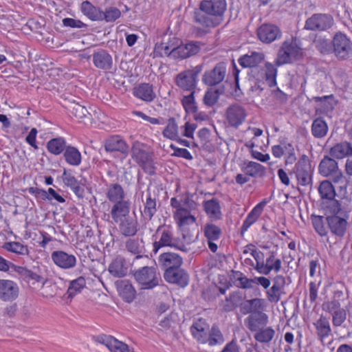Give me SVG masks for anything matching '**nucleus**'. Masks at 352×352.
<instances>
[{"label": "nucleus", "instance_id": "nucleus-1", "mask_svg": "<svg viewBox=\"0 0 352 352\" xmlns=\"http://www.w3.org/2000/svg\"><path fill=\"white\" fill-rule=\"evenodd\" d=\"M226 0H202L192 16L193 22L204 28H214L224 20Z\"/></svg>", "mask_w": 352, "mask_h": 352}, {"label": "nucleus", "instance_id": "nucleus-2", "mask_svg": "<svg viewBox=\"0 0 352 352\" xmlns=\"http://www.w3.org/2000/svg\"><path fill=\"white\" fill-rule=\"evenodd\" d=\"M310 219L315 232L321 237L328 236L329 229L332 235L342 239L346 234L349 226L347 218L335 214L326 217L313 214Z\"/></svg>", "mask_w": 352, "mask_h": 352}, {"label": "nucleus", "instance_id": "nucleus-3", "mask_svg": "<svg viewBox=\"0 0 352 352\" xmlns=\"http://www.w3.org/2000/svg\"><path fill=\"white\" fill-rule=\"evenodd\" d=\"M179 41L173 37L168 41L157 43L155 52L161 57L167 56L173 59H184L197 54L200 51L198 42L191 41L186 44L178 43Z\"/></svg>", "mask_w": 352, "mask_h": 352}, {"label": "nucleus", "instance_id": "nucleus-4", "mask_svg": "<svg viewBox=\"0 0 352 352\" xmlns=\"http://www.w3.org/2000/svg\"><path fill=\"white\" fill-rule=\"evenodd\" d=\"M159 240L153 243V252L156 254L163 247H170L183 252L188 249L182 241L175 236L174 230L168 226H160L157 230Z\"/></svg>", "mask_w": 352, "mask_h": 352}, {"label": "nucleus", "instance_id": "nucleus-5", "mask_svg": "<svg viewBox=\"0 0 352 352\" xmlns=\"http://www.w3.org/2000/svg\"><path fill=\"white\" fill-rule=\"evenodd\" d=\"M133 276L141 289H151L157 286L161 280L160 274L155 266H144L135 270Z\"/></svg>", "mask_w": 352, "mask_h": 352}, {"label": "nucleus", "instance_id": "nucleus-6", "mask_svg": "<svg viewBox=\"0 0 352 352\" xmlns=\"http://www.w3.org/2000/svg\"><path fill=\"white\" fill-rule=\"evenodd\" d=\"M301 47L298 45L296 39L285 41L280 47L276 64L278 66L292 63L302 56Z\"/></svg>", "mask_w": 352, "mask_h": 352}, {"label": "nucleus", "instance_id": "nucleus-7", "mask_svg": "<svg viewBox=\"0 0 352 352\" xmlns=\"http://www.w3.org/2000/svg\"><path fill=\"white\" fill-rule=\"evenodd\" d=\"M131 157L143 170L148 174H155V166L153 159V153L144 149V145L135 142L131 147Z\"/></svg>", "mask_w": 352, "mask_h": 352}, {"label": "nucleus", "instance_id": "nucleus-8", "mask_svg": "<svg viewBox=\"0 0 352 352\" xmlns=\"http://www.w3.org/2000/svg\"><path fill=\"white\" fill-rule=\"evenodd\" d=\"M318 171L323 177L331 178L334 183H339L343 178L338 162L331 155L322 158L318 166Z\"/></svg>", "mask_w": 352, "mask_h": 352}, {"label": "nucleus", "instance_id": "nucleus-9", "mask_svg": "<svg viewBox=\"0 0 352 352\" xmlns=\"http://www.w3.org/2000/svg\"><path fill=\"white\" fill-rule=\"evenodd\" d=\"M333 53L339 60H346L352 54V42L341 32L333 37Z\"/></svg>", "mask_w": 352, "mask_h": 352}, {"label": "nucleus", "instance_id": "nucleus-10", "mask_svg": "<svg viewBox=\"0 0 352 352\" xmlns=\"http://www.w3.org/2000/svg\"><path fill=\"white\" fill-rule=\"evenodd\" d=\"M296 179L298 184L302 186L311 185V167L309 160L306 155H302L294 168Z\"/></svg>", "mask_w": 352, "mask_h": 352}, {"label": "nucleus", "instance_id": "nucleus-11", "mask_svg": "<svg viewBox=\"0 0 352 352\" xmlns=\"http://www.w3.org/2000/svg\"><path fill=\"white\" fill-rule=\"evenodd\" d=\"M226 72V63L219 62L212 69L204 72L202 76V81L208 86H216L223 81Z\"/></svg>", "mask_w": 352, "mask_h": 352}, {"label": "nucleus", "instance_id": "nucleus-12", "mask_svg": "<svg viewBox=\"0 0 352 352\" xmlns=\"http://www.w3.org/2000/svg\"><path fill=\"white\" fill-rule=\"evenodd\" d=\"M333 17L327 14H314L306 20L305 28L312 31H324L332 27Z\"/></svg>", "mask_w": 352, "mask_h": 352}, {"label": "nucleus", "instance_id": "nucleus-13", "mask_svg": "<svg viewBox=\"0 0 352 352\" xmlns=\"http://www.w3.org/2000/svg\"><path fill=\"white\" fill-rule=\"evenodd\" d=\"M200 69H188L178 74L175 77L176 85L184 91H195L197 75Z\"/></svg>", "mask_w": 352, "mask_h": 352}, {"label": "nucleus", "instance_id": "nucleus-14", "mask_svg": "<svg viewBox=\"0 0 352 352\" xmlns=\"http://www.w3.org/2000/svg\"><path fill=\"white\" fill-rule=\"evenodd\" d=\"M63 98H64L63 107L67 109L72 116L81 121L87 118L89 114L87 109L85 106L80 104L75 100V96L72 95L67 96V94H64Z\"/></svg>", "mask_w": 352, "mask_h": 352}, {"label": "nucleus", "instance_id": "nucleus-15", "mask_svg": "<svg viewBox=\"0 0 352 352\" xmlns=\"http://www.w3.org/2000/svg\"><path fill=\"white\" fill-rule=\"evenodd\" d=\"M19 295V287L12 280L0 279V300L12 302L17 299Z\"/></svg>", "mask_w": 352, "mask_h": 352}, {"label": "nucleus", "instance_id": "nucleus-16", "mask_svg": "<svg viewBox=\"0 0 352 352\" xmlns=\"http://www.w3.org/2000/svg\"><path fill=\"white\" fill-rule=\"evenodd\" d=\"M257 36L262 43L269 44L280 39L282 32L278 26L271 23H264L257 29Z\"/></svg>", "mask_w": 352, "mask_h": 352}, {"label": "nucleus", "instance_id": "nucleus-17", "mask_svg": "<svg viewBox=\"0 0 352 352\" xmlns=\"http://www.w3.org/2000/svg\"><path fill=\"white\" fill-rule=\"evenodd\" d=\"M94 340L104 344L111 352H130L129 346L113 336L99 335L94 336Z\"/></svg>", "mask_w": 352, "mask_h": 352}, {"label": "nucleus", "instance_id": "nucleus-18", "mask_svg": "<svg viewBox=\"0 0 352 352\" xmlns=\"http://www.w3.org/2000/svg\"><path fill=\"white\" fill-rule=\"evenodd\" d=\"M51 258L54 264L63 270L73 269L77 263L76 257L74 254L63 250L54 251Z\"/></svg>", "mask_w": 352, "mask_h": 352}, {"label": "nucleus", "instance_id": "nucleus-19", "mask_svg": "<svg viewBox=\"0 0 352 352\" xmlns=\"http://www.w3.org/2000/svg\"><path fill=\"white\" fill-rule=\"evenodd\" d=\"M264 57L261 52H252L240 57L238 61L243 67L251 68V75L254 77V74L259 69V65L263 62Z\"/></svg>", "mask_w": 352, "mask_h": 352}, {"label": "nucleus", "instance_id": "nucleus-20", "mask_svg": "<svg viewBox=\"0 0 352 352\" xmlns=\"http://www.w3.org/2000/svg\"><path fill=\"white\" fill-rule=\"evenodd\" d=\"M202 230L204 236L206 238L210 250L214 253L216 252L218 246L215 241L220 239L222 234L221 229L212 223H207L202 228Z\"/></svg>", "mask_w": 352, "mask_h": 352}, {"label": "nucleus", "instance_id": "nucleus-21", "mask_svg": "<svg viewBox=\"0 0 352 352\" xmlns=\"http://www.w3.org/2000/svg\"><path fill=\"white\" fill-rule=\"evenodd\" d=\"M245 109L237 104L230 105L226 110L228 122L232 127L237 128L245 121Z\"/></svg>", "mask_w": 352, "mask_h": 352}, {"label": "nucleus", "instance_id": "nucleus-22", "mask_svg": "<svg viewBox=\"0 0 352 352\" xmlns=\"http://www.w3.org/2000/svg\"><path fill=\"white\" fill-rule=\"evenodd\" d=\"M277 69L271 63H266L264 68L259 69L254 78L258 81H265L270 87L276 85Z\"/></svg>", "mask_w": 352, "mask_h": 352}, {"label": "nucleus", "instance_id": "nucleus-23", "mask_svg": "<svg viewBox=\"0 0 352 352\" xmlns=\"http://www.w3.org/2000/svg\"><path fill=\"white\" fill-rule=\"evenodd\" d=\"M94 65L101 70L109 71L113 66L111 55L105 50H98L92 54Z\"/></svg>", "mask_w": 352, "mask_h": 352}, {"label": "nucleus", "instance_id": "nucleus-24", "mask_svg": "<svg viewBox=\"0 0 352 352\" xmlns=\"http://www.w3.org/2000/svg\"><path fill=\"white\" fill-rule=\"evenodd\" d=\"M182 263V258L175 252H164L161 254L158 258L159 265L164 272L175 267H179Z\"/></svg>", "mask_w": 352, "mask_h": 352}, {"label": "nucleus", "instance_id": "nucleus-25", "mask_svg": "<svg viewBox=\"0 0 352 352\" xmlns=\"http://www.w3.org/2000/svg\"><path fill=\"white\" fill-rule=\"evenodd\" d=\"M210 326L206 320L199 318L190 327L192 336L201 344H206Z\"/></svg>", "mask_w": 352, "mask_h": 352}, {"label": "nucleus", "instance_id": "nucleus-26", "mask_svg": "<svg viewBox=\"0 0 352 352\" xmlns=\"http://www.w3.org/2000/svg\"><path fill=\"white\" fill-rule=\"evenodd\" d=\"M268 316L263 311L250 314L244 320L245 325L250 331H256L266 326Z\"/></svg>", "mask_w": 352, "mask_h": 352}, {"label": "nucleus", "instance_id": "nucleus-27", "mask_svg": "<svg viewBox=\"0 0 352 352\" xmlns=\"http://www.w3.org/2000/svg\"><path fill=\"white\" fill-rule=\"evenodd\" d=\"M164 276L167 282L176 283L182 287L188 284V274L180 267L164 272Z\"/></svg>", "mask_w": 352, "mask_h": 352}, {"label": "nucleus", "instance_id": "nucleus-28", "mask_svg": "<svg viewBox=\"0 0 352 352\" xmlns=\"http://www.w3.org/2000/svg\"><path fill=\"white\" fill-rule=\"evenodd\" d=\"M282 266V261L276 257V253L274 251H270L266 254L264 264H262V268L259 274L268 275L271 272L278 273Z\"/></svg>", "mask_w": 352, "mask_h": 352}, {"label": "nucleus", "instance_id": "nucleus-29", "mask_svg": "<svg viewBox=\"0 0 352 352\" xmlns=\"http://www.w3.org/2000/svg\"><path fill=\"white\" fill-rule=\"evenodd\" d=\"M131 201L129 199L113 203L111 208L110 215L113 221L118 223L119 221L129 217Z\"/></svg>", "mask_w": 352, "mask_h": 352}, {"label": "nucleus", "instance_id": "nucleus-30", "mask_svg": "<svg viewBox=\"0 0 352 352\" xmlns=\"http://www.w3.org/2000/svg\"><path fill=\"white\" fill-rule=\"evenodd\" d=\"M104 148L107 152L118 151L124 155L129 153V146L126 142L119 135H113L104 142Z\"/></svg>", "mask_w": 352, "mask_h": 352}, {"label": "nucleus", "instance_id": "nucleus-31", "mask_svg": "<svg viewBox=\"0 0 352 352\" xmlns=\"http://www.w3.org/2000/svg\"><path fill=\"white\" fill-rule=\"evenodd\" d=\"M265 307V299L254 298L241 301L240 312L243 315L252 314L259 311H263Z\"/></svg>", "mask_w": 352, "mask_h": 352}, {"label": "nucleus", "instance_id": "nucleus-32", "mask_svg": "<svg viewBox=\"0 0 352 352\" xmlns=\"http://www.w3.org/2000/svg\"><path fill=\"white\" fill-rule=\"evenodd\" d=\"M329 155L336 160H342L352 156V144L342 141L333 145L329 149Z\"/></svg>", "mask_w": 352, "mask_h": 352}, {"label": "nucleus", "instance_id": "nucleus-33", "mask_svg": "<svg viewBox=\"0 0 352 352\" xmlns=\"http://www.w3.org/2000/svg\"><path fill=\"white\" fill-rule=\"evenodd\" d=\"M267 202L268 201L266 199H263L248 214L241 228V232L242 234L245 232H246L253 223H254L256 221V220L261 214L263 208L266 206Z\"/></svg>", "mask_w": 352, "mask_h": 352}, {"label": "nucleus", "instance_id": "nucleus-34", "mask_svg": "<svg viewBox=\"0 0 352 352\" xmlns=\"http://www.w3.org/2000/svg\"><path fill=\"white\" fill-rule=\"evenodd\" d=\"M116 285L119 294L126 302H131L134 300L136 291L129 280H117Z\"/></svg>", "mask_w": 352, "mask_h": 352}, {"label": "nucleus", "instance_id": "nucleus-35", "mask_svg": "<svg viewBox=\"0 0 352 352\" xmlns=\"http://www.w3.org/2000/svg\"><path fill=\"white\" fill-rule=\"evenodd\" d=\"M108 271L114 277H124L128 273V265L122 256H118L109 264Z\"/></svg>", "mask_w": 352, "mask_h": 352}, {"label": "nucleus", "instance_id": "nucleus-36", "mask_svg": "<svg viewBox=\"0 0 352 352\" xmlns=\"http://www.w3.org/2000/svg\"><path fill=\"white\" fill-rule=\"evenodd\" d=\"M18 272L25 278L28 279V282L32 281L33 285L36 283L41 284L43 287L47 282V279L39 268L32 270L25 267H19Z\"/></svg>", "mask_w": 352, "mask_h": 352}, {"label": "nucleus", "instance_id": "nucleus-37", "mask_svg": "<svg viewBox=\"0 0 352 352\" xmlns=\"http://www.w3.org/2000/svg\"><path fill=\"white\" fill-rule=\"evenodd\" d=\"M120 232L124 236H133L138 231V221L132 217H126L118 223Z\"/></svg>", "mask_w": 352, "mask_h": 352}, {"label": "nucleus", "instance_id": "nucleus-38", "mask_svg": "<svg viewBox=\"0 0 352 352\" xmlns=\"http://www.w3.org/2000/svg\"><path fill=\"white\" fill-rule=\"evenodd\" d=\"M106 196L108 200L113 204L128 199H126V193L123 188L118 183H112L107 186Z\"/></svg>", "mask_w": 352, "mask_h": 352}, {"label": "nucleus", "instance_id": "nucleus-39", "mask_svg": "<svg viewBox=\"0 0 352 352\" xmlns=\"http://www.w3.org/2000/svg\"><path fill=\"white\" fill-rule=\"evenodd\" d=\"M143 202V209L141 214L144 220L151 221L157 212V200L151 192H148Z\"/></svg>", "mask_w": 352, "mask_h": 352}, {"label": "nucleus", "instance_id": "nucleus-40", "mask_svg": "<svg viewBox=\"0 0 352 352\" xmlns=\"http://www.w3.org/2000/svg\"><path fill=\"white\" fill-rule=\"evenodd\" d=\"M174 218L179 229L190 228V226L194 225L196 221L195 216L192 215L187 209H180L179 211H175Z\"/></svg>", "mask_w": 352, "mask_h": 352}, {"label": "nucleus", "instance_id": "nucleus-41", "mask_svg": "<svg viewBox=\"0 0 352 352\" xmlns=\"http://www.w3.org/2000/svg\"><path fill=\"white\" fill-rule=\"evenodd\" d=\"M241 170L249 177H262L265 174V168L263 165L252 161L244 162L241 166Z\"/></svg>", "mask_w": 352, "mask_h": 352}, {"label": "nucleus", "instance_id": "nucleus-42", "mask_svg": "<svg viewBox=\"0 0 352 352\" xmlns=\"http://www.w3.org/2000/svg\"><path fill=\"white\" fill-rule=\"evenodd\" d=\"M133 94L135 97L146 101L151 102L155 98L153 86L148 83H142L133 89Z\"/></svg>", "mask_w": 352, "mask_h": 352}, {"label": "nucleus", "instance_id": "nucleus-43", "mask_svg": "<svg viewBox=\"0 0 352 352\" xmlns=\"http://www.w3.org/2000/svg\"><path fill=\"white\" fill-rule=\"evenodd\" d=\"M243 300V296L241 292L239 291L234 292L226 297L224 301L221 302L222 309L224 311H233L236 307L240 308L241 301Z\"/></svg>", "mask_w": 352, "mask_h": 352}, {"label": "nucleus", "instance_id": "nucleus-44", "mask_svg": "<svg viewBox=\"0 0 352 352\" xmlns=\"http://www.w3.org/2000/svg\"><path fill=\"white\" fill-rule=\"evenodd\" d=\"M316 330V334L320 340L329 337L331 333V329L328 318L321 315L314 323Z\"/></svg>", "mask_w": 352, "mask_h": 352}, {"label": "nucleus", "instance_id": "nucleus-45", "mask_svg": "<svg viewBox=\"0 0 352 352\" xmlns=\"http://www.w3.org/2000/svg\"><path fill=\"white\" fill-rule=\"evenodd\" d=\"M81 11L84 15L93 21H102V10L94 6L89 1H85L81 3Z\"/></svg>", "mask_w": 352, "mask_h": 352}, {"label": "nucleus", "instance_id": "nucleus-46", "mask_svg": "<svg viewBox=\"0 0 352 352\" xmlns=\"http://www.w3.org/2000/svg\"><path fill=\"white\" fill-rule=\"evenodd\" d=\"M204 207L206 214L210 219L218 220L221 218V206L218 199L213 198L204 201Z\"/></svg>", "mask_w": 352, "mask_h": 352}, {"label": "nucleus", "instance_id": "nucleus-47", "mask_svg": "<svg viewBox=\"0 0 352 352\" xmlns=\"http://www.w3.org/2000/svg\"><path fill=\"white\" fill-rule=\"evenodd\" d=\"M66 141L63 138L58 137L49 140L47 143V151L55 155H58L66 150Z\"/></svg>", "mask_w": 352, "mask_h": 352}, {"label": "nucleus", "instance_id": "nucleus-48", "mask_svg": "<svg viewBox=\"0 0 352 352\" xmlns=\"http://www.w3.org/2000/svg\"><path fill=\"white\" fill-rule=\"evenodd\" d=\"M64 157L67 163L72 166H78L81 163V154L74 146H67L64 152Z\"/></svg>", "mask_w": 352, "mask_h": 352}, {"label": "nucleus", "instance_id": "nucleus-49", "mask_svg": "<svg viewBox=\"0 0 352 352\" xmlns=\"http://www.w3.org/2000/svg\"><path fill=\"white\" fill-rule=\"evenodd\" d=\"M328 132V126L326 122L318 118L315 119L311 124V134L314 138H322L324 137Z\"/></svg>", "mask_w": 352, "mask_h": 352}, {"label": "nucleus", "instance_id": "nucleus-50", "mask_svg": "<svg viewBox=\"0 0 352 352\" xmlns=\"http://www.w3.org/2000/svg\"><path fill=\"white\" fill-rule=\"evenodd\" d=\"M125 248L126 250L132 254L136 255V258H143L148 261V256H143V248L140 244L138 239H129L126 241Z\"/></svg>", "mask_w": 352, "mask_h": 352}, {"label": "nucleus", "instance_id": "nucleus-51", "mask_svg": "<svg viewBox=\"0 0 352 352\" xmlns=\"http://www.w3.org/2000/svg\"><path fill=\"white\" fill-rule=\"evenodd\" d=\"M275 331L272 327H262L256 331L254 338L261 343H268L273 339Z\"/></svg>", "mask_w": 352, "mask_h": 352}, {"label": "nucleus", "instance_id": "nucleus-52", "mask_svg": "<svg viewBox=\"0 0 352 352\" xmlns=\"http://www.w3.org/2000/svg\"><path fill=\"white\" fill-rule=\"evenodd\" d=\"M318 192L322 199H333L336 196V191L331 182L328 180L322 181L318 188Z\"/></svg>", "mask_w": 352, "mask_h": 352}, {"label": "nucleus", "instance_id": "nucleus-53", "mask_svg": "<svg viewBox=\"0 0 352 352\" xmlns=\"http://www.w3.org/2000/svg\"><path fill=\"white\" fill-rule=\"evenodd\" d=\"M223 342L224 338L219 329L217 326H212L211 329L209 330L206 344L210 346H214L221 344Z\"/></svg>", "mask_w": 352, "mask_h": 352}, {"label": "nucleus", "instance_id": "nucleus-54", "mask_svg": "<svg viewBox=\"0 0 352 352\" xmlns=\"http://www.w3.org/2000/svg\"><path fill=\"white\" fill-rule=\"evenodd\" d=\"M85 285L86 280L83 276H79L76 279L72 280L67 289L68 296L74 297L80 293Z\"/></svg>", "mask_w": 352, "mask_h": 352}, {"label": "nucleus", "instance_id": "nucleus-55", "mask_svg": "<svg viewBox=\"0 0 352 352\" xmlns=\"http://www.w3.org/2000/svg\"><path fill=\"white\" fill-rule=\"evenodd\" d=\"M3 249L7 251L20 255H28L29 250L27 246L19 242H6L3 245Z\"/></svg>", "mask_w": 352, "mask_h": 352}, {"label": "nucleus", "instance_id": "nucleus-56", "mask_svg": "<svg viewBox=\"0 0 352 352\" xmlns=\"http://www.w3.org/2000/svg\"><path fill=\"white\" fill-rule=\"evenodd\" d=\"M102 21H105L107 23L114 22L119 19L121 16L120 10L113 6L108 7L104 11L102 10Z\"/></svg>", "mask_w": 352, "mask_h": 352}, {"label": "nucleus", "instance_id": "nucleus-57", "mask_svg": "<svg viewBox=\"0 0 352 352\" xmlns=\"http://www.w3.org/2000/svg\"><path fill=\"white\" fill-rule=\"evenodd\" d=\"M314 44L322 54L333 53V40L329 41L327 38L319 37L314 41Z\"/></svg>", "mask_w": 352, "mask_h": 352}, {"label": "nucleus", "instance_id": "nucleus-58", "mask_svg": "<svg viewBox=\"0 0 352 352\" xmlns=\"http://www.w3.org/2000/svg\"><path fill=\"white\" fill-rule=\"evenodd\" d=\"M163 135L170 140H176L178 137V127L174 118L168 120L167 126L164 129Z\"/></svg>", "mask_w": 352, "mask_h": 352}, {"label": "nucleus", "instance_id": "nucleus-59", "mask_svg": "<svg viewBox=\"0 0 352 352\" xmlns=\"http://www.w3.org/2000/svg\"><path fill=\"white\" fill-rule=\"evenodd\" d=\"M195 92H190L188 96H184L182 100V104L188 113H195L197 111L194 97Z\"/></svg>", "mask_w": 352, "mask_h": 352}, {"label": "nucleus", "instance_id": "nucleus-60", "mask_svg": "<svg viewBox=\"0 0 352 352\" xmlns=\"http://www.w3.org/2000/svg\"><path fill=\"white\" fill-rule=\"evenodd\" d=\"M219 96L218 90L209 89L204 96V102L206 105L212 107L217 102Z\"/></svg>", "mask_w": 352, "mask_h": 352}, {"label": "nucleus", "instance_id": "nucleus-61", "mask_svg": "<svg viewBox=\"0 0 352 352\" xmlns=\"http://www.w3.org/2000/svg\"><path fill=\"white\" fill-rule=\"evenodd\" d=\"M236 286L243 289H251L254 283V278H248L243 274L239 273L236 278Z\"/></svg>", "mask_w": 352, "mask_h": 352}, {"label": "nucleus", "instance_id": "nucleus-62", "mask_svg": "<svg viewBox=\"0 0 352 352\" xmlns=\"http://www.w3.org/2000/svg\"><path fill=\"white\" fill-rule=\"evenodd\" d=\"M332 323L334 327L341 326L346 319V311L341 308L332 315Z\"/></svg>", "mask_w": 352, "mask_h": 352}, {"label": "nucleus", "instance_id": "nucleus-63", "mask_svg": "<svg viewBox=\"0 0 352 352\" xmlns=\"http://www.w3.org/2000/svg\"><path fill=\"white\" fill-rule=\"evenodd\" d=\"M322 310L331 314V315L341 309V305L338 300L333 299L325 302L322 305Z\"/></svg>", "mask_w": 352, "mask_h": 352}, {"label": "nucleus", "instance_id": "nucleus-64", "mask_svg": "<svg viewBox=\"0 0 352 352\" xmlns=\"http://www.w3.org/2000/svg\"><path fill=\"white\" fill-rule=\"evenodd\" d=\"M281 291V289L272 285L266 292V296L268 301L270 302H278L280 299Z\"/></svg>", "mask_w": 352, "mask_h": 352}]
</instances>
